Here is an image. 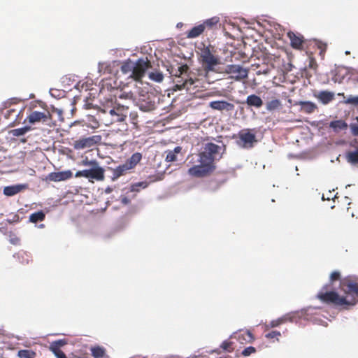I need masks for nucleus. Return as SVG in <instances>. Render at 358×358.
<instances>
[{
    "instance_id": "nucleus-33",
    "label": "nucleus",
    "mask_w": 358,
    "mask_h": 358,
    "mask_svg": "<svg viewBox=\"0 0 358 358\" xmlns=\"http://www.w3.org/2000/svg\"><path fill=\"white\" fill-rule=\"evenodd\" d=\"M345 104L358 106V96H349L344 101Z\"/></svg>"
},
{
    "instance_id": "nucleus-54",
    "label": "nucleus",
    "mask_w": 358,
    "mask_h": 358,
    "mask_svg": "<svg viewBox=\"0 0 358 358\" xmlns=\"http://www.w3.org/2000/svg\"><path fill=\"white\" fill-rule=\"evenodd\" d=\"M313 64H315V65H316V64H315V61H314L313 59H312V60L310 61V65H309V66H310V67H311V68H312V67H313Z\"/></svg>"
},
{
    "instance_id": "nucleus-8",
    "label": "nucleus",
    "mask_w": 358,
    "mask_h": 358,
    "mask_svg": "<svg viewBox=\"0 0 358 358\" xmlns=\"http://www.w3.org/2000/svg\"><path fill=\"white\" fill-rule=\"evenodd\" d=\"M150 67L151 64L148 57L140 58L134 63L133 74L131 76L135 80H141L145 76L146 71Z\"/></svg>"
},
{
    "instance_id": "nucleus-37",
    "label": "nucleus",
    "mask_w": 358,
    "mask_h": 358,
    "mask_svg": "<svg viewBox=\"0 0 358 358\" xmlns=\"http://www.w3.org/2000/svg\"><path fill=\"white\" fill-rule=\"evenodd\" d=\"M34 354L33 352L27 350H21L18 351L17 355L20 358H31V355Z\"/></svg>"
},
{
    "instance_id": "nucleus-19",
    "label": "nucleus",
    "mask_w": 358,
    "mask_h": 358,
    "mask_svg": "<svg viewBox=\"0 0 358 358\" xmlns=\"http://www.w3.org/2000/svg\"><path fill=\"white\" fill-rule=\"evenodd\" d=\"M27 187V185L26 184H17L6 186L3 188V194L8 196H12L20 192L22 190L26 189Z\"/></svg>"
},
{
    "instance_id": "nucleus-40",
    "label": "nucleus",
    "mask_w": 358,
    "mask_h": 358,
    "mask_svg": "<svg viewBox=\"0 0 358 358\" xmlns=\"http://www.w3.org/2000/svg\"><path fill=\"white\" fill-rule=\"evenodd\" d=\"M255 352H256L255 348H254L252 346H249L243 350L242 355L245 357H248V356L250 355L251 354L255 353Z\"/></svg>"
},
{
    "instance_id": "nucleus-39",
    "label": "nucleus",
    "mask_w": 358,
    "mask_h": 358,
    "mask_svg": "<svg viewBox=\"0 0 358 358\" xmlns=\"http://www.w3.org/2000/svg\"><path fill=\"white\" fill-rule=\"evenodd\" d=\"M177 157L176 155L174 154V152L172 150H169L167 152L166 157V161L167 162H172L176 161Z\"/></svg>"
},
{
    "instance_id": "nucleus-34",
    "label": "nucleus",
    "mask_w": 358,
    "mask_h": 358,
    "mask_svg": "<svg viewBox=\"0 0 358 358\" xmlns=\"http://www.w3.org/2000/svg\"><path fill=\"white\" fill-rule=\"evenodd\" d=\"M66 342L64 340H58L50 343V350H60L59 348L64 345Z\"/></svg>"
},
{
    "instance_id": "nucleus-32",
    "label": "nucleus",
    "mask_w": 358,
    "mask_h": 358,
    "mask_svg": "<svg viewBox=\"0 0 358 358\" xmlns=\"http://www.w3.org/2000/svg\"><path fill=\"white\" fill-rule=\"evenodd\" d=\"M149 78L156 82H161L163 80L164 76L160 72H152L149 74Z\"/></svg>"
},
{
    "instance_id": "nucleus-30",
    "label": "nucleus",
    "mask_w": 358,
    "mask_h": 358,
    "mask_svg": "<svg viewBox=\"0 0 358 358\" xmlns=\"http://www.w3.org/2000/svg\"><path fill=\"white\" fill-rule=\"evenodd\" d=\"M348 290L345 291L346 293L350 294L358 295V285L357 283L349 282L347 285Z\"/></svg>"
},
{
    "instance_id": "nucleus-25",
    "label": "nucleus",
    "mask_w": 358,
    "mask_h": 358,
    "mask_svg": "<svg viewBox=\"0 0 358 358\" xmlns=\"http://www.w3.org/2000/svg\"><path fill=\"white\" fill-rule=\"evenodd\" d=\"M92 355L94 358H108L106 354V350L100 346H96L91 348Z\"/></svg>"
},
{
    "instance_id": "nucleus-12",
    "label": "nucleus",
    "mask_w": 358,
    "mask_h": 358,
    "mask_svg": "<svg viewBox=\"0 0 358 358\" xmlns=\"http://www.w3.org/2000/svg\"><path fill=\"white\" fill-rule=\"evenodd\" d=\"M287 37L290 41V45L292 48L299 50H303L305 39L303 35L301 34H295L293 31H289L287 33Z\"/></svg>"
},
{
    "instance_id": "nucleus-46",
    "label": "nucleus",
    "mask_w": 358,
    "mask_h": 358,
    "mask_svg": "<svg viewBox=\"0 0 358 358\" xmlns=\"http://www.w3.org/2000/svg\"><path fill=\"white\" fill-rule=\"evenodd\" d=\"M108 67L107 64L106 63H99V71L100 73H106V69Z\"/></svg>"
},
{
    "instance_id": "nucleus-27",
    "label": "nucleus",
    "mask_w": 358,
    "mask_h": 358,
    "mask_svg": "<svg viewBox=\"0 0 358 358\" xmlns=\"http://www.w3.org/2000/svg\"><path fill=\"white\" fill-rule=\"evenodd\" d=\"M141 157V154L136 152L133 154L131 157L125 163L131 169L134 168L140 162Z\"/></svg>"
},
{
    "instance_id": "nucleus-41",
    "label": "nucleus",
    "mask_w": 358,
    "mask_h": 358,
    "mask_svg": "<svg viewBox=\"0 0 358 358\" xmlns=\"http://www.w3.org/2000/svg\"><path fill=\"white\" fill-rule=\"evenodd\" d=\"M57 358H66L65 354L60 350H50Z\"/></svg>"
},
{
    "instance_id": "nucleus-10",
    "label": "nucleus",
    "mask_w": 358,
    "mask_h": 358,
    "mask_svg": "<svg viewBox=\"0 0 358 358\" xmlns=\"http://www.w3.org/2000/svg\"><path fill=\"white\" fill-rule=\"evenodd\" d=\"M318 125L321 128L331 129L336 133L345 131L349 127V124L343 120H332L330 122L320 121Z\"/></svg>"
},
{
    "instance_id": "nucleus-29",
    "label": "nucleus",
    "mask_w": 358,
    "mask_h": 358,
    "mask_svg": "<svg viewBox=\"0 0 358 358\" xmlns=\"http://www.w3.org/2000/svg\"><path fill=\"white\" fill-rule=\"evenodd\" d=\"M45 218V213L43 211H38L32 213L29 216V221L33 223H36L38 221H42Z\"/></svg>"
},
{
    "instance_id": "nucleus-48",
    "label": "nucleus",
    "mask_w": 358,
    "mask_h": 358,
    "mask_svg": "<svg viewBox=\"0 0 358 358\" xmlns=\"http://www.w3.org/2000/svg\"><path fill=\"white\" fill-rule=\"evenodd\" d=\"M16 99H13L5 102V108H10L12 104L16 103Z\"/></svg>"
},
{
    "instance_id": "nucleus-44",
    "label": "nucleus",
    "mask_w": 358,
    "mask_h": 358,
    "mask_svg": "<svg viewBox=\"0 0 358 358\" xmlns=\"http://www.w3.org/2000/svg\"><path fill=\"white\" fill-rule=\"evenodd\" d=\"M280 336V332H279L278 331H273L267 334L266 335V337L268 338H275L276 336Z\"/></svg>"
},
{
    "instance_id": "nucleus-28",
    "label": "nucleus",
    "mask_w": 358,
    "mask_h": 358,
    "mask_svg": "<svg viewBox=\"0 0 358 358\" xmlns=\"http://www.w3.org/2000/svg\"><path fill=\"white\" fill-rule=\"evenodd\" d=\"M134 67V63L131 62V60H128L123 63V64L121 66V71L124 73L127 74L130 72H131V74H133V69Z\"/></svg>"
},
{
    "instance_id": "nucleus-2",
    "label": "nucleus",
    "mask_w": 358,
    "mask_h": 358,
    "mask_svg": "<svg viewBox=\"0 0 358 358\" xmlns=\"http://www.w3.org/2000/svg\"><path fill=\"white\" fill-rule=\"evenodd\" d=\"M224 150V145H218L213 143H206L203 151L199 155V164L189 169L188 173L196 178L209 175L215 169L214 161L222 157Z\"/></svg>"
},
{
    "instance_id": "nucleus-24",
    "label": "nucleus",
    "mask_w": 358,
    "mask_h": 358,
    "mask_svg": "<svg viewBox=\"0 0 358 358\" xmlns=\"http://www.w3.org/2000/svg\"><path fill=\"white\" fill-rule=\"evenodd\" d=\"M129 166L124 163V164L118 166L116 169H113V175L112 177L113 180H115L120 176H122L127 171L129 170Z\"/></svg>"
},
{
    "instance_id": "nucleus-38",
    "label": "nucleus",
    "mask_w": 358,
    "mask_h": 358,
    "mask_svg": "<svg viewBox=\"0 0 358 358\" xmlns=\"http://www.w3.org/2000/svg\"><path fill=\"white\" fill-rule=\"evenodd\" d=\"M146 187H147L146 182H139L135 183L133 185H131V192H138L139 190V187L144 189Z\"/></svg>"
},
{
    "instance_id": "nucleus-5",
    "label": "nucleus",
    "mask_w": 358,
    "mask_h": 358,
    "mask_svg": "<svg viewBox=\"0 0 358 358\" xmlns=\"http://www.w3.org/2000/svg\"><path fill=\"white\" fill-rule=\"evenodd\" d=\"M317 298L322 302L332 303L336 306L355 305V303L348 301L345 296H341L334 291L321 290L317 294Z\"/></svg>"
},
{
    "instance_id": "nucleus-1",
    "label": "nucleus",
    "mask_w": 358,
    "mask_h": 358,
    "mask_svg": "<svg viewBox=\"0 0 358 358\" xmlns=\"http://www.w3.org/2000/svg\"><path fill=\"white\" fill-rule=\"evenodd\" d=\"M200 61L202 64L203 69H197L196 72H189V67L187 64H182L178 68L176 75L178 79L177 87L180 90L186 89L189 90L192 86L199 87L201 85V81L206 80L208 74L210 71H215V66L220 64V59L217 56L214 55L210 46H204L201 49Z\"/></svg>"
},
{
    "instance_id": "nucleus-26",
    "label": "nucleus",
    "mask_w": 358,
    "mask_h": 358,
    "mask_svg": "<svg viewBox=\"0 0 358 358\" xmlns=\"http://www.w3.org/2000/svg\"><path fill=\"white\" fill-rule=\"evenodd\" d=\"M281 106V101L278 99H271L266 103V108L268 111H273Z\"/></svg>"
},
{
    "instance_id": "nucleus-53",
    "label": "nucleus",
    "mask_w": 358,
    "mask_h": 358,
    "mask_svg": "<svg viewBox=\"0 0 358 358\" xmlns=\"http://www.w3.org/2000/svg\"><path fill=\"white\" fill-rule=\"evenodd\" d=\"M181 150H182L181 147H180V146H177V147H176V148H174V150H172V151H173V152H174V154H175V155H176V154H178V153L180 152Z\"/></svg>"
},
{
    "instance_id": "nucleus-45",
    "label": "nucleus",
    "mask_w": 358,
    "mask_h": 358,
    "mask_svg": "<svg viewBox=\"0 0 358 358\" xmlns=\"http://www.w3.org/2000/svg\"><path fill=\"white\" fill-rule=\"evenodd\" d=\"M318 48L320 49V55L324 56L327 49V45L322 43L318 44Z\"/></svg>"
},
{
    "instance_id": "nucleus-3",
    "label": "nucleus",
    "mask_w": 358,
    "mask_h": 358,
    "mask_svg": "<svg viewBox=\"0 0 358 358\" xmlns=\"http://www.w3.org/2000/svg\"><path fill=\"white\" fill-rule=\"evenodd\" d=\"M23 124H24L23 127L10 130L8 132L9 134H24L29 131L37 129L48 134L59 132V129L52 122V115L48 110L31 111L24 120Z\"/></svg>"
},
{
    "instance_id": "nucleus-35",
    "label": "nucleus",
    "mask_w": 358,
    "mask_h": 358,
    "mask_svg": "<svg viewBox=\"0 0 358 358\" xmlns=\"http://www.w3.org/2000/svg\"><path fill=\"white\" fill-rule=\"evenodd\" d=\"M352 134H358V117H356L353 121L349 124Z\"/></svg>"
},
{
    "instance_id": "nucleus-50",
    "label": "nucleus",
    "mask_w": 358,
    "mask_h": 358,
    "mask_svg": "<svg viewBox=\"0 0 358 358\" xmlns=\"http://www.w3.org/2000/svg\"><path fill=\"white\" fill-rule=\"evenodd\" d=\"M247 336H248L249 340H247L246 338H244V340L246 341L247 342L252 343L255 338L250 331H247Z\"/></svg>"
},
{
    "instance_id": "nucleus-18",
    "label": "nucleus",
    "mask_w": 358,
    "mask_h": 358,
    "mask_svg": "<svg viewBox=\"0 0 358 358\" xmlns=\"http://www.w3.org/2000/svg\"><path fill=\"white\" fill-rule=\"evenodd\" d=\"M318 101L324 105H327L334 101L335 96L332 92L324 90L320 91L317 94H315Z\"/></svg>"
},
{
    "instance_id": "nucleus-42",
    "label": "nucleus",
    "mask_w": 358,
    "mask_h": 358,
    "mask_svg": "<svg viewBox=\"0 0 358 358\" xmlns=\"http://www.w3.org/2000/svg\"><path fill=\"white\" fill-rule=\"evenodd\" d=\"M339 278H340V273L338 271H334L330 275V280L331 282L338 280Z\"/></svg>"
},
{
    "instance_id": "nucleus-31",
    "label": "nucleus",
    "mask_w": 358,
    "mask_h": 358,
    "mask_svg": "<svg viewBox=\"0 0 358 358\" xmlns=\"http://www.w3.org/2000/svg\"><path fill=\"white\" fill-rule=\"evenodd\" d=\"M288 320V316L287 315H284L277 320H272L271 322H270V324L269 326L271 327H276L278 326H279L280 324L284 323L285 321H287ZM289 320H292L291 317L289 318Z\"/></svg>"
},
{
    "instance_id": "nucleus-13",
    "label": "nucleus",
    "mask_w": 358,
    "mask_h": 358,
    "mask_svg": "<svg viewBox=\"0 0 358 358\" xmlns=\"http://www.w3.org/2000/svg\"><path fill=\"white\" fill-rule=\"evenodd\" d=\"M209 107L221 113L224 111H231L234 108V106L224 100L213 101L209 103Z\"/></svg>"
},
{
    "instance_id": "nucleus-36",
    "label": "nucleus",
    "mask_w": 358,
    "mask_h": 358,
    "mask_svg": "<svg viewBox=\"0 0 358 358\" xmlns=\"http://www.w3.org/2000/svg\"><path fill=\"white\" fill-rule=\"evenodd\" d=\"M20 112L21 110L12 108L8 109L6 112L4 113V115L6 117H9L10 116L17 117L20 115Z\"/></svg>"
},
{
    "instance_id": "nucleus-11",
    "label": "nucleus",
    "mask_w": 358,
    "mask_h": 358,
    "mask_svg": "<svg viewBox=\"0 0 358 358\" xmlns=\"http://www.w3.org/2000/svg\"><path fill=\"white\" fill-rule=\"evenodd\" d=\"M101 136H92L87 138H83L78 141H76L73 147L76 150L90 148L101 141Z\"/></svg>"
},
{
    "instance_id": "nucleus-7",
    "label": "nucleus",
    "mask_w": 358,
    "mask_h": 358,
    "mask_svg": "<svg viewBox=\"0 0 358 358\" xmlns=\"http://www.w3.org/2000/svg\"><path fill=\"white\" fill-rule=\"evenodd\" d=\"M159 99L152 93H148L138 100V106L143 112H151L156 109Z\"/></svg>"
},
{
    "instance_id": "nucleus-15",
    "label": "nucleus",
    "mask_w": 358,
    "mask_h": 358,
    "mask_svg": "<svg viewBox=\"0 0 358 358\" xmlns=\"http://www.w3.org/2000/svg\"><path fill=\"white\" fill-rule=\"evenodd\" d=\"M238 139L236 140L237 145L243 148H250L253 146L254 143L258 140L256 139V136H238Z\"/></svg>"
},
{
    "instance_id": "nucleus-14",
    "label": "nucleus",
    "mask_w": 358,
    "mask_h": 358,
    "mask_svg": "<svg viewBox=\"0 0 358 358\" xmlns=\"http://www.w3.org/2000/svg\"><path fill=\"white\" fill-rule=\"evenodd\" d=\"M72 176L73 173L70 170L59 172H52L48 174V176H47V179L50 181L60 182L71 178Z\"/></svg>"
},
{
    "instance_id": "nucleus-9",
    "label": "nucleus",
    "mask_w": 358,
    "mask_h": 358,
    "mask_svg": "<svg viewBox=\"0 0 358 358\" xmlns=\"http://www.w3.org/2000/svg\"><path fill=\"white\" fill-rule=\"evenodd\" d=\"M225 72L231 75V78L236 80L246 78L248 75V69L238 64H230L226 66Z\"/></svg>"
},
{
    "instance_id": "nucleus-22",
    "label": "nucleus",
    "mask_w": 358,
    "mask_h": 358,
    "mask_svg": "<svg viewBox=\"0 0 358 358\" xmlns=\"http://www.w3.org/2000/svg\"><path fill=\"white\" fill-rule=\"evenodd\" d=\"M204 31V27L202 24H199L187 31L186 32V36L187 38H195L200 36Z\"/></svg>"
},
{
    "instance_id": "nucleus-52",
    "label": "nucleus",
    "mask_w": 358,
    "mask_h": 358,
    "mask_svg": "<svg viewBox=\"0 0 358 358\" xmlns=\"http://www.w3.org/2000/svg\"><path fill=\"white\" fill-rule=\"evenodd\" d=\"M122 203L124 205L129 203L130 200L127 197H123L121 200Z\"/></svg>"
},
{
    "instance_id": "nucleus-49",
    "label": "nucleus",
    "mask_w": 358,
    "mask_h": 358,
    "mask_svg": "<svg viewBox=\"0 0 358 358\" xmlns=\"http://www.w3.org/2000/svg\"><path fill=\"white\" fill-rule=\"evenodd\" d=\"M120 99H131L132 94L131 93H122L119 96Z\"/></svg>"
},
{
    "instance_id": "nucleus-43",
    "label": "nucleus",
    "mask_w": 358,
    "mask_h": 358,
    "mask_svg": "<svg viewBox=\"0 0 358 358\" xmlns=\"http://www.w3.org/2000/svg\"><path fill=\"white\" fill-rule=\"evenodd\" d=\"M231 342H229V341H224V342H222V343L221 344V348H222L224 350L230 351V350H229V348H231Z\"/></svg>"
},
{
    "instance_id": "nucleus-6",
    "label": "nucleus",
    "mask_w": 358,
    "mask_h": 358,
    "mask_svg": "<svg viewBox=\"0 0 358 358\" xmlns=\"http://www.w3.org/2000/svg\"><path fill=\"white\" fill-rule=\"evenodd\" d=\"M76 177H85L90 180H103L104 179V170L99 164L92 166L90 169L78 171L76 173Z\"/></svg>"
},
{
    "instance_id": "nucleus-57",
    "label": "nucleus",
    "mask_w": 358,
    "mask_h": 358,
    "mask_svg": "<svg viewBox=\"0 0 358 358\" xmlns=\"http://www.w3.org/2000/svg\"><path fill=\"white\" fill-rule=\"evenodd\" d=\"M239 134H247V135H249L250 134L249 132H248V133L240 132Z\"/></svg>"
},
{
    "instance_id": "nucleus-16",
    "label": "nucleus",
    "mask_w": 358,
    "mask_h": 358,
    "mask_svg": "<svg viewBox=\"0 0 358 358\" xmlns=\"http://www.w3.org/2000/svg\"><path fill=\"white\" fill-rule=\"evenodd\" d=\"M350 143V146L355 148V151L349 152L347 154V160L352 164H358V136Z\"/></svg>"
},
{
    "instance_id": "nucleus-21",
    "label": "nucleus",
    "mask_w": 358,
    "mask_h": 358,
    "mask_svg": "<svg viewBox=\"0 0 358 358\" xmlns=\"http://www.w3.org/2000/svg\"><path fill=\"white\" fill-rule=\"evenodd\" d=\"M80 125L83 127H91L92 129H96L98 128L99 126V122L94 118V117H88V122H85V121H75L73 123H72L70 127L73 126H77Z\"/></svg>"
},
{
    "instance_id": "nucleus-17",
    "label": "nucleus",
    "mask_w": 358,
    "mask_h": 358,
    "mask_svg": "<svg viewBox=\"0 0 358 358\" xmlns=\"http://www.w3.org/2000/svg\"><path fill=\"white\" fill-rule=\"evenodd\" d=\"M296 105L300 106L299 111L306 114L313 113L318 109L317 104L309 101H300L296 103Z\"/></svg>"
},
{
    "instance_id": "nucleus-23",
    "label": "nucleus",
    "mask_w": 358,
    "mask_h": 358,
    "mask_svg": "<svg viewBox=\"0 0 358 358\" xmlns=\"http://www.w3.org/2000/svg\"><path fill=\"white\" fill-rule=\"evenodd\" d=\"M219 22L220 18L218 17L215 16L204 20L201 24L204 27V30H212L217 27Z\"/></svg>"
},
{
    "instance_id": "nucleus-56",
    "label": "nucleus",
    "mask_w": 358,
    "mask_h": 358,
    "mask_svg": "<svg viewBox=\"0 0 358 358\" xmlns=\"http://www.w3.org/2000/svg\"><path fill=\"white\" fill-rule=\"evenodd\" d=\"M338 96L345 97V94H344V93H338Z\"/></svg>"
},
{
    "instance_id": "nucleus-51",
    "label": "nucleus",
    "mask_w": 358,
    "mask_h": 358,
    "mask_svg": "<svg viewBox=\"0 0 358 358\" xmlns=\"http://www.w3.org/2000/svg\"><path fill=\"white\" fill-rule=\"evenodd\" d=\"M177 71H178V69L176 71V73H175L174 74H173V72H171V74H172V76L175 77V78H174L173 81H174V83H176V87L178 90H179V89L178 88V87H177V83H176V81H177V80H178V78L176 77V75H177V74H178V75L179 74L178 73H177ZM179 80H181V78H180V79H179Z\"/></svg>"
},
{
    "instance_id": "nucleus-47",
    "label": "nucleus",
    "mask_w": 358,
    "mask_h": 358,
    "mask_svg": "<svg viewBox=\"0 0 358 358\" xmlns=\"http://www.w3.org/2000/svg\"><path fill=\"white\" fill-rule=\"evenodd\" d=\"M83 164L85 166L91 165L92 166H94L95 165H97L98 162L95 160H91V161L86 160V161L83 162Z\"/></svg>"
},
{
    "instance_id": "nucleus-58",
    "label": "nucleus",
    "mask_w": 358,
    "mask_h": 358,
    "mask_svg": "<svg viewBox=\"0 0 358 358\" xmlns=\"http://www.w3.org/2000/svg\"><path fill=\"white\" fill-rule=\"evenodd\" d=\"M345 200H347V201H348V200H349V198H348V196H345Z\"/></svg>"
},
{
    "instance_id": "nucleus-20",
    "label": "nucleus",
    "mask_w": 358,
    "mask_h": 358,
    "mask_svg": "<svg viewBox=\"0 0 358 358\" xmlns=\"http://www.w3.org/2000/svg\"><path fill=\"white\" fill-rule=\"evenodd\" d=\"M245 103L248 106L255 107L256 108H260L264 104L263 100L261 97L256 94H250L248 96Z\"/></svg>"
},
{
    "instance_id": "nucleus-4",
    "label": "nucleus",
    "mask_w": 358,
    "mask_h": 358,
    "mask_svg": "<svg viewBox=\"0 0 358 358\" xmlns=\"http://www.w3.org/2000/svg\"><path fill=\"white\" fill-rule=\"evenodd\" d=\"M112 106H105L99 111V120L108 126L116 122H122L127 117L129 106L120 103L110 101Z\"/></svg>"
},
{
    "instance_id": "nucleus-55",
    "label": "nucleus",
    "mask_w": 358,
    "mask_h": 358,
    "mask_svg": "<svg viewBox=\"0 0 358 358\" xmlns=\"http://www.w3.org/2000/svg\"><path fill=\"white\" fill-rule=\"evenodd\" d=\"M111 191H112V189H111V188H110V187H108V188L106 189V193H110V192H111Z\"/></svg>"
}]
</instances>
